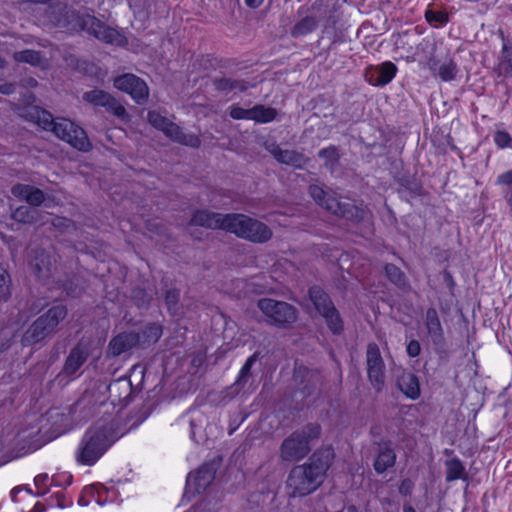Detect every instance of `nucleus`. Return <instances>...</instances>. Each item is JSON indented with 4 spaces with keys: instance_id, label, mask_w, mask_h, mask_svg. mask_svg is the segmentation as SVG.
<instances>
[{
    "instance_id": "nucleus-21",
    "label": "nucleus",
    "mask_w": 512,
    "mask_h": 512,
    "mask_svg": "<svg viewBox=\"0 0 512 512\" xmlns=\"http://www.w3.org/2000/svg\"><path fill=\"white\" fill-rule=\"evenodd\" d=\"M266 150L281 164L299 167L303 162V155L295 150L282 149L277 143H266Z\"/></svg>"
},
{
    "instance_id": "nucleus-43",
    "label": "nucleus",
    "mask_w": 512,
    "mask_h": 512,
    "mask_svg": "<svg viewBox=\"0 0 512 512\" xmlns=\"http://www.w3.org/2000/svg\"><path fill=\"white\" fill-rule=\"evenodd\" d=\"M84 492L88 495H90L93 499H95V501L97 502V504H99L100 506L104 505L106 503V499H102L101 498V495L103 492H106V488L102 485H91L89 487H86L84 489Z\"/></svg>"
},
{
    "instance_id": "nucleus-47",
    "label": "nucleus",
    "mask_w": 512,
    "mask_h": 512,
    "mask_svg": "<svg viewBox=\"0 0 512 512\" xmlns=\"http://www.w3.org/2000/svg\"><path fill=\"white\" fill-rule=\"evenodd\" d=\"M192 512H215V504L210 500L203 499L192 507Z\"/></svg>"
},
{
    "instance_id": "nucleus-30",
    "label": "nucleus",
    "mask_w": 512,
    "mask_h": 512,
    "mask_svg": "<svg viewBox=\"0 0 512 512\" xmlns=\"http://www.w3.org/2000/svg\"><path fill=\"white\" fill-rule=\"evenodd\" d=\"M429 67L430 70L437 72V75L444 82L454 80L458 72L457 64L452 58H448L440 64L434 60H431Z\"/></svg>"
},
{
    "instance_id": "nucleus-35",
    "label": "nucleus",
    "mask_w": 512,
    "mask_h": 512,
    "mask_svg": "<svg viewBox=\"0 0 512 512\" xmlns=\"http://www.w3.org/2000/svg\"><path fill=\"white\" fill-rule=\"evenodd\" d=\"M446 465V481L451 482L463 479L465 476V467L459 458L454 457L445 462Z\"/></svg>"
},
{
    "instance_id": "nucleus-56",
    "label": "nucleus",
    "mask_w": 512,
    "mask_h": 512,
    "mask_svg": "<svg viewBox=\"0 0 512 512\" xmlns=\"http://www.w3.org/2000/svg\"><path fill=\"white\" fill-rule=\"evenodd\" d=\"M403 512H416V510L409 504L403 506Z\"/></svg>"
},
{
    "instance_id": "nucleus-60",
    "label": "nucleus",
    "mask_w": 512,
    "mask_h": 512,
    "mask_svg": "<svg viewBox=\"0 0 512 512\" xmlns=\"http://www.w3.org/2000/svg\"><path fill=\"white\" fill-rule=\"evenodd\" d=\"M4 65V60L0 57V68H2Z\"/></svg>"
},
{
    "instance_id": "nucleus-45",
    "label": "nucleus",
    "mask_w": 512,
    "mask_h": 512,
    "mask_svg": "<svg viewBox=\"0 0 512 512\" xmlns=\"http://www.w3.org/2000/svg\"><path fill=\"white\" fill-rule=\"evenodd\" d=\"M179 295V291L176 289H170L165 294V303L172 313H175L177 310Z\"/></svg>"
},
{
    "instance_id": "nucleus-24",
    "label": "nucleus",
    "mask_w": 512,
    "mask_h": 512,
    "mask_svg": "<svg viewBox=\"0 0 512 512\" xmlns=\"http://www.w3.org/2000/svg\"><path fill=\"white\" fill-rule=\"evenodd\" d=\"M12 194L21 200H25L31 206H40L45 200L44 192L32 185L16 184L12 187Z\"/></svg>"
},
{
    "instance_id": "nucleus-46",
    "label": "nucleus",
    "mask_w": 512,
    "mask_h": 512,
    "mask_svg": "<svg viewBox=\"0 0 512 512\" xmlns=\"http://www.w3.org/2000/svg\"><path fill=\"white\" fill-rule=\"evenodd\" d=\"M401 185L410 191L412 195H420L422 186L416 179H402Z\"/></svg>"
},
{
    "instance_id": "nucleus-9",
    "label": "nucleus",
    "mask_w": 512,
    "mask_h": 512,
    "mask_svg": "<svg viewBox=\"0 0 512 512\" xmlns=\"http://www.w3.org/2000/svg\"><path fill=\"white\" fill-rule=\"evenodd\" d=\"M77 24L82 31H86L104 43L113 45H122L123 43L124 38L117 30L107 26L93 15L78 14Z\"/></svg>"
},
{
    "instance_id": "nucleus-19",
    "label": "nucleus",
    "mask_w": 512,
    "mask_h": 512,
    "mask_svg": "<svg viewBox=\"0 0 512 512\" xmlns=\"http://www.w3.org/2000/svg\"><path fill=\"white\" fill-rule=\"evenodd\" d=\"M30 266L34 275L42 281L51 276L55 267L51 255L44 250L35 251V255L30 261Z\"/></svg>"
},
{
    "instance_id": "nucleus-1",
    "label": "nucleus",
    "mask_w": 512,
    "mask_h": 512,
    "mask_svg": "<svg viewBox=\"0 0 512 512\" xmlns=\"http://www.w3.org/2000/svg\"><path fill=\"white\" fill-rule=\"evenodd\" d=\"M335 454L331 447L317 449L301 465L294 466L286 480L290 497H304L316 491L324 482Z\"/></svg>"
},
{
    "instance_id": "nucleus-25",
    "label": "nucleus",
    "mask_w": 512,
    "mask_h": 512,
    "mask_svg": "<svg viewBox=\"0 0 512 512\" xmlns=\"http://www.w3.org/2000/svg\"><path fill=\"white\" fill-rule=\"evenodd\" d=\"M396 453L389 442H383L378 445V452L374 461V469L378 474L384 473L387 469L394 466Z\"/></svg>"
},
{
    "instance_id": "nucleus-26",
    "label": "nucleus",
    "mask_w": 512,
    "mask_h": 512,
    "mask_svg": "<svg viewBox=\"0 0 512 512\" xmlns=\"http://www.w3.org/2000/svg\"><path fill=\"white\" fill-rule=\"evenodd\" d=\"M425 326L429 337L434 344H441L444 340V331L435 308H428L425 315Z\"/></svg>"
},
{
    "instance_id": "nucleus-37",
    "label": "nucleus",
    "mask_w": 512,
    "mask_h": 512,
    "mask_svg": "<svg viewBox=\"0 0 512 512\" xmlns=\"http://www.w3.org/2000/svg\"><path fill=\"white\" fill-rule=\"evenodd\" d=\"M425 20L433 28H440L449 22V14L444 10L426 9Z\"/></svg>"
},
{
    "instance_id": "nucleus-49",
    "label": "nucleus",
    "mask_w": 512,
    "mask_h": 512,
    "mask_svg": "<svg viewBox=\"0 0 512 512\" xmlns=\"http://www.w3.org/2000/svg\"><path fill=\"white\" fill-rule=\"evenodd\" d=\"M49 481H50V478L47 474H39L35 477L34 483L38 489L42 490L40 492L41 495L46 493Z\"/></svg>"
},
{
    "instance_id": "nucleus-40",
    "label": "nucleus",
    "mask_w": 512,
    "mask_h": 512,
    "mask_svg": "<svg viewBox=\"0 0 512 512\" xmlns=\"http://www.w3.org/2000/svg\"><path fill=\"white\" fill-rule=\"evenodd\" d=\"M11 276L3 264H0V301H7L11 295Z\"/></svg>"
},
{
    "instance_id": "nucleus-15",
    "label": "nucleus",
    "mask_w": 512,
    "mask_h": 512,
    "mask_svg": "<svg viewBox=\"0 0 512 512\" xmlns=\"http://www.w3.org/2000/svg\"><path fill=\"white\" fill-rule=\"evenodd\" d=\"M397 66L391 61H385L379 65L369 66L365 70V80L373 86H385L396 76Z\"/></svg>"
},
{
    "instance_id": "nucleus-18",
    "label": "nucleus",
    "mask_w": 512,
    "mask_h": 512,
    "mask_svg": "<svg viewBox=\"0 0 512 512\" xmlns=\"http://www.w3.org/2000/svg\"><path fill=\"white\" fill-rule=\"evenodd\" d=\"M502 47L497 58L494 72L498 77L512 78V41L500 31Z\"/></svg>"
},
{
    "instance_id": "nucleus-52",
    "label": "nucleus",
    "mask_w": 512,
    "mask_h": 512,
    "mask_svg": "<svg viewBox=\"0 0 512 512\" xmlns=\"http://www.w3.org/2000/svg\"><path fill=\"white\" fill-rule=\"evenodd\" d=\"M411 487H412L411 481L408 480V479H404L401 482V485L399 487V491H400L401 494L407 495V494L410 493Z\"/></svg>"
},
{
    "instance_id": "nucleus-51",
    "label": "nucleus",
    "mask_w": 512,
    "mask_h": 512,
    "mask_svg": "<svg viewBox=\"0 0 512 512\" xmlns=\"http://www.w3.org/2000/svg\"><path fill=\"white\" fill-rule=\"evenodd\" d=\"M202 414L198 411L192 412V417L190 419V426H191V438H195V428L198 426L197 422H201Z\"/></svg>"
},
{
    "instance_id": "nucleus-58",
    "label": "nucleus",
    "mask_w": 512,
    "mask_h": 512,
    "mask_svg": "<svg viewBox=\"0 0 512 512\" xmlns=\"http://www.w3.org/2000/svg\"><path fill=\"white\" fill-rule=\"evenodd\" d=\"M78 502H79V504H80V505H82V506H86V505H87V502H86V501H84V499H83L82 497L79 499V501H78Z\"/></svg>"
},
{
    "instance_id": "nucleus-20",
    "label": "nucleus",
    "mask_w": 512,
    "mask_h": 512,
    "mask_svg": "<svg viewBox=\"0 0 512 512\" xmlns=\"http://www.w3.org/2000/svg\"><path fill=\"white\" fill-rule=\"evenodd\" d=\"M132 383L126 377L114 380L108 386L109 397L113 404L126 405L132 396Z\"/></svg>"
},
{
    "instance_id": "nucleus-34",
    "label": "nucleus",
    "mask_w": 512,
    "mask_h": 512,
    "mask_svg": "<svg viewBox=\"0 0 512 512\" xmlns=\"http://www.w3.org/2000/svg\"><path fill=\"white\" fill-rule=\"evenodd\" d=\"M320 315L325 319L328 329L333 334H340L343 331V321L335 305Z\"/></svg>"
},
{
    "instance_id": "nucleus-36",
    "label": "nucleus",
    "mask_w": 512,
    "mask_h": 512,
    "mask_svg": "<svg viewBox=\"0 0 512 512\" xmlns=\"http://www.w3.org/2000/svg\"><path fill=\"white\" fill-rule=\"evenodd\" d=\"M39 212L29 206H20L12 213V218L21 223L32 224L38 221Z\"/></svg>"
},
{
    "instance_id": "nucleus-10",
    "label": "nucleus",
    "mask_w": 512,
    "mask_h": 512,
    "mask_svg": "<svg viewBox=\"0 0 512 512\" xmlns=\"http://www.w3.org/2000/svg\"><path fill=\"white\" fill-rule=\"evenodd\" d=\"M220 464L221 460L214 458L205 462L194 473H189L186 479V489L194 493L205 491L214 481Z\"/></svg>"
},
{
    "instance_id": "nucleus-48",
    "label": "nucleus",
    "mask_w": 512,
    "mask_h": 512,
    "mask_svg": "<svg viewBox=\"0 0 512 512\" xmlns=\"http://www.w3.org/2000/svg\"><path fill=\"white\" fill-rule=\"evenodd\" d=\"M144 334L147 335L150 341L156 342L162 335V330L156 325H149L145 328Z\"/></svg>"
},
{
    "instance_id": "nucleus-28",
    "label": "nucleus",
    "mask_w": 512,
    "mask_h": 512,
    "mask_svg": "<svg viewBox=\"0 0 512 512\" xmlns=\"http://www.w3.org/2000/svg\"><path fill=\"white\" fill-rule=\"evenodd\" d=\"M67 316V309L63 305H56L51 307L45 314L38 317V320H43L42 325L46 330L52 334L58 327L60 321Z\"/></svg>"
},
{
    "instance_id": "nucleus-3",
    "label": "nucleus",
    "mask_w": 512,
    "mask_h": 512,
    "mask_svg": "<svg viewBox=\"0 0 512 512\" xmlns=\"http://www.w3.org/2000/svg\"><path fill=\"white\" fill-rule=\"evenodd\" d=\"M309 194L319 206L328 212L354 223H363L369 230L371 229V214L367 209L355 205L348 199L339 200L318 185H310Z\"/></svg>"
},
{
    "instance_id": "nucleus-2",
    "label": "nucleus",
    "mask_w": 512,
    "mask_h": 512,
    "mask_svg": "<svg viewBox=\"0 0 512 512\" xmlns=\"http://www.w3.org/2000/svg\"><path fill=\"white\" fill-rule=\"evenodd\" d=\"M115 441L112 428L105 425L90 427L75 450L76 462L80 465L93 466Z\"/></svg>"
},
{
    "instance_id": "nucleus-8",
    "label": "nucleus",
    "mask_w": 512,
    "mask_h": 512,
    "mask_svg": "<svg viewBox=\"0 0 512 512\" xmlns=\"http://www.w3.org/2000/svg\"><path fill=\"white\" fill-rule=\"evenodd\" d=\"M147 118L154 128L162 131L172 141L192 148L200 146L201 140L196 134L184 133L177 124L171 122L160 112L155 110L149 111Z\"/></svg>"
},
{
    "instance_id": "nucleus-55",
    "label": "nucleus",
    "mask_w": 512,
    "mask_h": 512,
    "mask_svg": "<svg viewBox=\"0 0 512 512\" xmlns=\"http://www.w3.org/2000/svg\"><path fill=\"white\" fill-rule=\"evenodd\" d=\"M335 154V148H325V149H321L319 151V156L320 157H326V156H329V155H333Z\"/></svg>"
},
{
    "instance_id": "nucleus-41",
    "label": "nucleus",
    "mask_w": 512,
    "mask_h": 512,
    "mask_svg": "<svg viewBox=\"0 0 512 512\" xmlns=\"http://www.w3.org/2000/svg\"><path fill=\"white\" fill-rule=\"evenodd\" d=\"M13 58L17 62L28 63L37 66L41 62V53L35 50H22L14 53Z\"/></svg>"
},
{
    "instance_id": "nucleus-14",
    "label": "nucleus",
    "mask_w": 512,
    "mask_h": 512,
    "mask_svg": "<svg viewBox=\"0 0 512 512\" xmlns=\"http://www.w3.org/2000/svg\"><path fill=\"white\" fill-rule=\"evenodd\" d=\"M83 99L95 106L104 107L107 112L118 118L123 119L127 115L124 106L121 105L113 96L103 90L93 89L87 91L83 94Z\"/></svg>"
},
{
    "instance_id": "nucleus-61",
    "label": "nucleus",
    "mask_w": 512,
    "mask_h": 512,
    "mask_svg": "<svg viewBox=\"0 0 512 512\" xmlns=\"http://www.w3.org/2000/svg\"><path fill=\"white\" fill-rule=\"evenodd\" d=\"M134 0H129V5L131 6L133 4Z\"/></svg>"
},
{
    "instance_id": "nucleus-17",
    "label": "nucleus",
    "mask_w": 512,
    "mask_h": 512,
    "mask_svg": "<svg viewBox=\"0 0 512 512\" xmlns=\"http://www.w3.org/2000/svg\"><path fill=\"white\" fill-rule=\"evenodd\" d=\"M140 343V336L133 332H124L113 337L107 347V355L118 357L136 347Z\"/></svg>"
},
{
    "instance_id": "nucleus-29",
    "label": "nucleus",
    "mask_w": 512,
    "mask_h": 512,
    "mask_svg": "<svg viewBox=\"0 0 512 512\" xmlns=\"http://www.w3.org/2000/svg\"><path fill=\"white\" fill-rule=\"evenodd\" d=\"M398 388L410 399L420 396V386L416 375L411 372H403L397 379Z\"/></svg>"
},
{
    "instance_id": "nucleus-27",
    "label": "nucleus",
    "mask_w": 512,
    "mask_h": 512,
    "mask_svg": "<svg viewBox=\"0 0 512 512\" xmlns=\"http://www.w3.org/2000/svg\"><path fill=\"white\" fill-rule=\"evenodd\" d=\"M215 89L219 92L229 94L231 92H244L252 85L242 79L219 77L213 80Z\"/></svg>"
},
{
    "instance_id": "nucleus-32",
    "label": "nucleus",
    "mask_w": 512,
    "mask_h": 512,
    "mask_svg": "<svg viewBox=\"0 0 512 512\" xmlns=\"http://www.w3.org/2000/svg\"><path fill=\"white\" fill-rule=\"evenodd\" d=\"M43 320L36 319L24 333L22 341L26 345L36 344L46 338L50 333L42 325Z\"/></svg>"
},
{
    "instance_id": "nucleus-59",
    "label": "nucleus",
    "mask_w": 512,
    "mask_h": 512,
    "mask_svg": "<svg viewBox=\"0 0 512 512\" xmlns=\"http://www.w3.org/2000/svg\"><path fill=\"white\" fill-rule=\"evenodd\" d=\"M63 219H56V222H54V226H57L60 224V222L62 221Z\"/></svg>"
},
{
    "instance_id": "nucleus-33",
    "label": "nucleus",
    "mask_w": 512,
    "mask_h": 512,
    "mask_svg": "<svg viewBox=\"0 0 512 512\" xmlns=\"http://www.w3.org/2000/svg\"><path fill=\"white\" fill-rule=\"evenodd\" d=\"M277 110L271 107H266L262 104H257L251 108V119L258 123H270L275 120Z\"/></svg>"
},
{
    "instance_id": "nucleus-57",
    "label": "nucleus",
    "mask_w": 512,
    "mask_h": 512,
    "mask_svg": "<svg viewBox=\"0 0 512 512\" xmlns=\"http://www.w3.org/2000/svg\"><path fill=\"white\" fill-rule=\"evenodd\" d=\"M347 511L348 512H358V509L356 506L352 505V506L348 507Z\"/></svg>"
},
{
    "instance_id": "nucleus-7",
    "label": "nucleus",
    "mask_w": 512,
    "mask_h": 512,
    "mask_svg": "<svg viewBox=\"0 0 512 512\" xmlns=\"http://www.w3.org/2000/svg\"><path fill=\"white\" fill-rule=\"evenodd\" d=\"M257 307L266 317L268 324L282 329L289 328L298 317L297 309L284 301L261 298L257 302Z\"/></svg>"
},
{
    "instance_id": "nucleus-5",
    "label": "nucleus",
    "mask_w": 512,
    "mask_h": 512,
    "mask_svg": "<svg viewBox=\"0 0 512 512\" xmlns=\"http://www.w3.org/2000/svg\"><path fill=\"white\" fill-rule=\"evenodd\" d=\"M321 435V426L309 423L286 437L279 450L280 459L284 462H298L311 451V442Z\"/></svg>"
},
{
    "instance_id": "nucleus-6",
    "label": "nucleus",
    "mask_w": 512,
    "mask_h": 512,
    "mask_svg": "<svg viewBox=\"0 0 512 512\" xmlns=\"http://www.w3.org/2000/svg\"><path fill=\"white\" fill-rule=\"evenodd\" d=\"M226 231L253 243H265L272 238L271 229L263 222L244 214H230Z\"/></svg>"
},
{
    "instance_id": "nucleus-39",
    "label": "nucleus",
    "mask_w": 512,
    "mask_h": 512,
    "mask_svg": "<svg viewBox=\"0 0 512 512\" xmlns=\"http://www.w3.org/2000/svg\"><path fill=\"white\" fill-rule=\"evenodd\" d=\"M385 273L387 278L399 288L405 289L408 287V282L406 280L405 274L396 265L387 264L385 266Z\"/></svg>"
},
{
    "instance_id": "nucleus-50",
    "label": "nucleus",
    "mask_w": 512,
    "mask_h": 512,
    "mask_svg": "<svg viewBox=\"0 0 512 512\" xmlns=\"http://www.w3.org/2000/svg\"><path fill=\"white\" fill-rule=\"evenodd\" d=\"M406 351H407V354H408L410 357H412V358L417 357V356L420 354V352H421V346H420L419 341H417V340H411V341L407 344Z\"/></svg>"
},
{
    "instance_id": "nucleus-53",
    "label": "nucleus",
    "mask_w": 512,
    "mask_h": 512,
    "mask_svg": "<svg viewBox=\"0 0 512 512\" xmlns=\"http://www.w3.org/2000/svg\"><path fill=\"white\" fill-rule=\"evenodd\" d=\"M264 0H245L247 7L255 9L262 5Z\"/></svg>"
},
{
    "instance_id": "nucleus-16",
    "label": "nucleus",
    "mask_w": 512,
    "mask_h": 512,
    "mask_svg": "<svg viewBox=\"0 0 512 512\" xmlns=\"http://www.w3.org/2000/svg\"><path fill=\"white\" fill-rule=\"evenodd\" d=\"M230 214H222L209 210L196 211L191 220V225L201 226L209 229H222L226 231Z\"/></svg>"
},
{
    "instance_id": "nucleus-54",
    "label": "nucleus",
    "mask_w": 512,
    "mask_h": 512,
    "mask_svg": "<svg viewBox=\"0 0 512 512\" xmlns=\"http://www.w3.org/2000/svg\"><path fill=\"white\" fill-rule=\"evenodd\" d=\"M0 92L2 94H10L13 92V85L11 84H3L0 85Z\"/></svg>"
},
{
    "instance_id": "nucleus-31",
    "label": "nucleus",
    "mask_w": 512,
    "mask_h": 512,
    "mask_svg": "<svg viewBox=\"0 0 512 512\" xmlns=\"http://www.w3.org/2000/svg\"><path fill=\"white\" fill-rule=\"evenodd\" d=\"M309 298L319 314L324 313L334 306L329 295L318 286H313L309 289Z\"/></svg>"
},
{
    "instance_id": "nucleus-23",
    "label": "nucleus",
    "mask_w": 512,
    "mask_h": 512,
    "mask_svg": "<svg viewBox=\"0 0 512 512\" xmlns=\"http://www.w3.org/2000/svg\"><path fill=\"white\" fill-rule=\"evenodd\" d=\"M39 431L40 429L35 426L18 431L13 439L15 441L14 448H17L19 451L24 450V453L40 448L41 445L37 443Z\"/></svg>"
},
{
    "instance_id": "nucleus-22",
    "label": "nucleus",
    "mask_w": 512,
    "mask_h": 512,
    "mask_svg": "<svg viewBox=\"0 0 512 512\" xmlns=\"http://www.w3.org/2000/svg\"><path fill=\"white\" fill-rule=\"evenodd\" d=\"M89 356L88 348L83 344L76 345L69 353L66 358L63 374L66 376H73L77 373V371L82 367V365L87 361Z\"/></svg>"
},
{
    "instance_id": "nucleus-42",
    "label": "nucleus",
    "mask_w": 512,
    "mask_h": 512,
    "mask_svg": "<svg viewBox=\"0 0 512 512\" xmlns=\"http://www.w3.org/2000/svg\"><path fill=\"white\" fill-rule=\"evenodd\" d=\"M493 142L499 149H512V136L506 130H496L493 134Z\"/></svg>"
},
{
    "instance_id": "nucleus-11",
    "label": "nucleus",
    "mask_w": 512,
    "mask_h": 512,
    "mask_svg": "<svg viewBox=\"0 0 512 512\" xmlns=\"http://www.w3.org/2000/svg\"><path fill=\"white\" fill-rule=\"evenodd\" d=\"M366 366L371 385L376 391H381L385 384V363L376 343L367 345Z\"/></svg>"
},
{
    "instance_id": "nucleus-38",
    "label": "nucleus",
    "mask_w": 512,
    "mask_h": 512,
    "mask_svg": "<svg viewBox=\"0 0 512 512\" xmlns=\"http://www.w3.org/2000/svg\"><path fill=\"white\" fill-rule=\"evenodd\" d=\"M258 357V352H255L250 357H248V359L246 360V362L239 371L235 384L244 387L249 382V380L252 377L251 368L254 365V363L258 360Z\"/></svg>"
},
{
    "instance_id": "nucleus-13",
    "label": "nucleus",
    "mask_w": 512,
    "mask_h": 512,
    "mask_svg": "<svg viewBox=\"0 0 512 512\" xmlns=\"http://www.w3.org/2000/svg\"><path fill=\"white\" fill-rule=\"evenodd\" d=\"M317 4L311 6L303 5L298 8L297 16L300 18L291 28L290 34L293 38H299L314 32L319 23V18L315 14Z\"/></svg>"
},
{
    "instance_id": "nucleus-4",
    "label": "nucleus",
    "mask_w": 512,
    "mask_h": 512,
    "mask_svg": "<svg viewBox=\"0 0 512 512\" xmlns=\"http://www.w3.org/2000/svg\"><path fill=\"white\" fill-rule=\"evenodd\" d=\"M37 123L44 130H51L59 139L69 143L79 151L87 152L91 148V143L86 132L66 118L54 119L52 114L41 110L37 111Z\"/></svg>"
},
{
    "instance_id": "nucleus-44",
    "label": "nucleus",
    "mask_w": 512,
    "mask_h": 512,
    "mask_svg": "<svg viewBox=\"0 0 512 512\" xmlns=\"http://www.w3.org/2000/svg\"><path fill=\"white\" fill-rule=\"evenodd\" d=\"M230 117L235 120H250L251 119V108L245 109L238 105H232L230 107Z\"/></svg>"
},
{
    "instance_id": "nucleus-12",
    "label": "nucleus",
    "mask_w": 512,
    "mask_h": 512,
    "mask_svg": "<svg viewBox=\"0 0 512 512\" xmlns=\"http://www.w3.org/2000/svg\"><path fill=\"white\" fill-rule=\"evenodd\" d=\"M114 86L131 96L137 104H143L149 97V88L144 80L134 74H123L114 79Z\"/></svg>"
}]
</instances>
